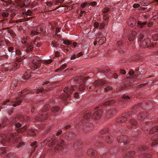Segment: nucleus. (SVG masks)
Wrapping results in <instances>:
<instances>
[{
	"label": "nucleus",
	"instance_id": "obj_12",
	"mask_svg": "<svg viewBox=\"0 0 158 158\" xmlns=\"http://www.w3.org/2000/svg\"><path fill=\"white\" fill-rule=\"evenodd\" d=\"M21 102V99L17 98L15 101L14 102L15 103L13 104V106L15 107L17 105H19Z\"/></svg>",
	"mask_w": 158,
	"mask_h": 158
},
{
	"label": "nucleus",
	"instance_id": "obj_31",
	"mask_svg": "<svg viewBox=\"0 0 158 158\" xmlns=\"http://www.w3.org/2000/svg\"><path fill=\"white\" fill-rule=\"evenodd\" d=\"M109 11V9L108 7L104 8L102 11L103 13H106Z\"/></svg>",
	"mask_w": 158,
	"mask_h": 158
},
{
	"label": "nucleus",
	"instance_id": "obj_60",
	"mask_svg": "<svg viewBox=\"0 0 158 158\" xmlns=\"http://www.w3.org/2000/svg\"><path fill=\"white\" fill-rule=\"evenodd\" d=\"M16 126L18 127H20L21 126V124L20 123H18L16 124Z\"/></svg>",
	"mask_w": 158,
	"mask_h": 158
},
{
	"label": "nucleus",
	"instance_id": "obj_32",
	"mask_svg": "<svg viewBox=\"0 0 158 158\" xmlns=\"http://www.w3.org/2000/svg\"><path fill=\"white\" fill-rule=\"evenodd\" d=\"M157 130H158V128H157L156 127H154L150 131V132L152 133L156 132Z\"/></svg>",
	"mask_w": 158,
	"mask_h": 158
},
{
	"label": "nucleus",
	"instance_id": "obj_17",
	"mask_svg": "<svg viewBox=\"0 0 158 158\" xmlns=\"http://www.w3.org/2000/svg\"><path fill=\"white\" fill-rule=\"evenodd\" d=\"M14 137V135L13 134H8L6 136V140L9 141L12 139Z\"/></svg>",
	"mask_w": 158,
	"mask_h": 158
},
{
	"label": "nucleus",
	"instance_id": "obj_15",
	"mask_svg": "<svg viewBox=\"0 0 158 158\" xmlns=\"http://www.w3.org/2000/svg\"><path fill=\"white\" fill-rule=\"evenodd\" d=\"M52 139L51 138H48L45 140L41 143V145L44 146L46 144H47L48 142H49Z\"/></svg>",
	"mask_w": 158,
	"mask_h": 158
},
{
	"label": "nucleus",
	"instance_id": "obj_48",
	"mask_svg": "<svg viewBox=\"0 0 158 158\" xmlns=\"http://www.w3.org/2000/svg\"><path fill=\"white\" fill-rule=\"evenodd\" d=\"M103 18L104 20H105L104 21H107V20L108 19V17L107 15H104Z\"/></svg>",
	"mask_w": 158,
	"mask_h": 158
},
{
	"label": "nucleus",
	"instance_id": "obj_37",
	"mask_svg": "<svg viewBox=\"0 0 158 158\" xmlns=\"http://www.w3.org/2000/svg\"><path fill=\"white\" fill-rule=\"evenodd\" d=\"M89 6V4L88 3H87V2H85L81 5V6L82 8H84L85 7V6Z\"/></svg>",
	"mask_w": 158,
	"mask_h": 158
},
{
	"label": "nucleus",
	"instance_id": "obj_25",
	"mask_svg": "<svg viewBox=\"0 0 158 158\" xmlns=\"http://www.w3.org/2000/svg\"><path fill=\"white\" fill-rule=\"evenodd\" d=\"M2 15L3 18H5L8 17L9 14L7 12L5 11L2 13Z\"/></svg>",
	"mask_w": 158,
	"mask_h": 158
},
{
	"label": "nucleus",
	"instance_id": "obj_27",
	"mask_svg": "<svg viewBox=\"0 0 158 158\" xmlns=\"http://www.w3.org/2000/svg\"><path fill=\"white\" fill-rule=\"evenodd\" d=\"M63 43L65 45H69L71 44V42L68 40H65L64 41Z\"/></svg>",
	"mask_w": 158,
	"mask_h": 158
},
{
	"label": "nucleus",
	"instance_id": "obj_55",
	"mask_svg": "<svg viewBox=\"0 0 158 158\" xmlns=\"http://www.w3.org/2000/svg\"><path fill=\"white\" fill-rule=\"evenodd\" d=\"M62 71V69H61L60 68H59L56 69V70H55V72H60L61 71Z\"/></svg>",
	"mask_w": 158,
	"mask_h": 158
},
{
	"label": "nucleus",
	"instance_id": "obj_14",
	"mask_svg": "<svg viewBox=\"0 0 158 158\" xmlns=\"http://www.w3.org/2000/svg\"><path fill=\"white\" fill-rule=\"evenodd\" d=\"M116 113V110H111L109 111L107 113V115L111 117L112 115H114Z\"/></svg>",
	"mask_w": 158,
	"mask_h": 158
},
{
	"label": "nucleus",
	"instance_id": "obj_51",
	"mask_svg": "<svg viewBox=\"0 0 158 158\" xmlns=\"http://www.w3.org/2000/svg\"><path fill=\"white\" fill-rule=\"evenodd\" d=\"M123 98L124 99L126 100H128L130 98L128 96H126L125 95H123Z\"/></svg>",
	"mask_w": 158,
	"mask_h": 158
},
{
	"label": "nucleus",
	"instance_id": "obj_57",
	"mask_svg": "<svg viewBox=\"0 0 158 158\" xmlns=\"http://www.w3.org/2000/svg\"><path fill=\"white\" fill-rule=\"evenodd\" d=\"M62 133V131H59L57 133L56 135L57 136H59L60 134H61Z\"/></svg>",
	"mask_w": 158,
	"mask_h": 158
},
{
	"label": "nucleus",
	"instance_id": "obj_28",
	"mask_svg": "<svg viewBox=\"0 0 158 158\" xmlns=\"http://www.w3.org/2000/svg\"><path fill=\"white\" fill-rule=\"evenodd\" d=\"M91 116L90 113H87L84 116V118L85 119H88Z\"/></svg>",
	"mask_w": 158,
	"mask_h": 158
},
{
	"label": "nucleus",
	"instance_id": "obj_8",
	"mask_svg": "<svg viewBox=\"0 0 158 158\" xmlns=\"http://www.w3.org/2000/svg\"><path fill=\"white\" fill-rule=\"evenodd\" d=\"M127 23L129 26L133 27L135 24L136 21L134 18H130L128 20Z\"/></svg>",
	"mask_w": 158,
	"mask_h": 158
},
{
	"label": "nucleus",
	"instance_id": "obj_46",
	"mask_svg": "<svg viewBox=\"0 0 158 158\" xmlns=\"http://www.w3.org/2000/svg\"><path fill=\"white\" fill-rule=\"evenodd\" d=\"M133 7L134 8H137L139 6V5L137 3H135L133 5Z\"/></svg>",
	"mask_w": 158,
	"mask_h": 158
},
{
	"label": "nucleus",
	"instance_id": "obj_56",
	"mask_svg": "<svg viewBox=\"0 0 158 158\" xmlns=\"http://www.w3.org/2000/svg\"><path fill=\"white\" fill-rule=\"evenodd\" d=\"M55 56L57 57H58L60 55V53L58 52H56L55 53Z\"/></svg>",
	"mask_w": 158,
	"mask_h": 158
},
{
	"label": "nucleus",
	"instance_id": "obj_2",
	"mask_svg": "<svg viewBox=\"0 0 158 158\" xmlns=\"http://www.w3.org/2000/svg\"><path fill=\"white\" fill-rule=\"evenodd\" d=\"M22 59L20 60L19 61H16L15 63H13L10 64L9 67H10V68H8L7 69H5V71L3 70H1V71L2 72H4V71H11L12 69H16L19 68L21 64H22Z\"/></svg>",
	"mask_w": 158,
	"mask_h": 158
},
{
	"label": "nucleus",
	"instance_id": "obj_22",
	"mask_svg": "<svg viewBox=\"0 0 158 158\" xmlns=\"http://www.w3.org/2000/svg\"><path fill=\"white\" fill-rule=\"evenodd\" d=\"M34 48L32 45L30 44L27 47L26 51H31L32 50L33 48Z\"/></svg>",
	"mask_w": 158,
	"mask_h": 158
},
{
	"label": "nucleus",
	"instance_id": "obj_4",
	"mask_svg": "<svg viewBox=\"0 0 158 158\" xmlns=\"http://www.w3.org/2000/svg\"><path fill=\"white\" fill-rule=\"evenodd\" d=\"M41 61L38 60L37 62H35V60L34 59H33V62L31 65V69H32L35 70V69H38L40 66V63Z\"/></svg>",
	"mask_w": 158,
	"mask_h": 158
},
{
	"label": "nucleus",
	"instance_id": "obj_44",
	"mask_svg": "<svg viewBox=\"0 0 158 158\" xmlns=\"http://www.w3.org/2000/svg\"><path fill=\"white\" fill-rule=\"evenodd\" d=\"M99 23L98 22H95L94 24V26L95 28H97L99 26Z\"/></svg>",
	"mask_w": 158,
	"mask_h": 158
},
{
	"label": "nucleus",
	"instance_id": "obj_24",
	"mask_svg": "<svg viewBox=\"0 0 158 158\" xmlns=\"http://www.w3.org/2000/svg\"><path fill=\"white\" fill-rule=\"evenodd\" d=\"M8 33L10 34L12 37H14L15 36V34L13 31L11 29L8 30Z\"/></svg>",
	"mask_w": 158,
	"mask_h": 158
},
{
	"label": "nucleus",
	"instance_id": "obj_40",
	"mask_svg": "<svg viewBox=\"0 0 158 158\" xmlns=\"http://www.w3.org/2000/svg\"><path fill=\"white\" fill-rule=\"evenodd\" d=\"M67 65L65 64H63L62 65L60 68L61 69H62V70H63V69H65Z\"/></svg>",
	"mask_w": 158,
	"mask_h": 158
},
{
	"label": "nucleus",
	"instance_id": "obj_26",
	"mask_svg": "<svg viewBox=\"0 0 158 158\" xmlns=\"http://www.w3.org/2000/svg\"><path fill=\"white\" fill-rule=\"evenodd\" d=\"M27 37L26 36H24L22 39V42L23 44H26L27 40Z\"/></svg>",
	"mask_w": 158,
	"mask_h": 158
},
{
	"label": "nucleus",
	"instance_id": "obj_63",
	"mask_svg": "<svg viewBox=\"0 0 158 158\" xmlns=\"http://www.w3.org/2000/svg\"><path fill=\"white\" fill-rule=\"evenodd\" d=\"M36 143H37L36 142H34L32 143H31V146H33L34 145H35Z\"/></svg>",
	"mask_w": 158,
	"mask_h": 158
},
{
	"label": "nucleus",
	"instance_id": "obj_10",
	"mask_svg": "<svg viewBox=\"0 0 158 158\" xmlns=\"http://www.w3.org/2000/svg\"><path fill=\"white\" fill-rule=\"evenodd\" d=\"M136 33L135 31H132L129 36L128 40L129 41L133 40L135 38Z\"/></svg>",
	"mask_w": 158,
	"mask_h": 158
},
{
	"label": "nucleus",
	"instance_id": "obj_29",
	"mask_svg": "<svg viewBox=\"0 0 158 158\" xmlns=\"http://www.w3.org/2000/svg\"><path fill=\"white\" fill-rule=\"evenodd\" d=\"M118 120L121 123H123L126 120V118L124 117H123L121 118H119Z\"/></svg>",
	"mask_w": 158,
	"mask_h": 158
},
{
	"label": "nucleus",
	"instance_id": "obj_23",
	"mask_svg": "<svg viewBox=\"0 0 158 158\" xmlns=\"http://www.w3.org/2000/svg\"><path fill=\"white\" fill-rule=\"evenodd\" d=\"M50 106L49 104H47L44 107V111H46L50 109Z\"/></svg>",
	"mask_w": 158,
	"mask_h": 158
},
{
	"label": "nucleus",
	"instance_id": "obj_36",
	"mask_svg": "<svg viewBox=\"0 0 158 158\" xmlns=\"http://www.w3.org/2000/svg\"><path fill=\"white\" fill-rule=\"evenodd\" d=\"M89 6L90 5H91L93 6H94L96 5L97 4V3L96 2L94 1V2H90L89 3Z\"/></svg>",
	"mask_w": 158,
	"mask_h": 158
},
{
	"label": "nucleus",
	"instance_id": "obj_30",
	"mask_svg": "<svg viewBox=\"0 0 158 158\" xmlns=\"http://www.w3.org/2000/svg\"><path fill=\"white\" fill-rule=\"evenodd\" d=\"M85 85L84 84H82L79 87V89L80 91H82L85 89Z\"/></svg>",
	"mask_w": 158,
	"mask_h": 158
},
{
	"label": "nucleus",
	"instance_id": "obj_47",
	"mask_svg": "<svg viewBox=\"0 0 158 158\" xmlns=\"http://www.w3.org/2000/svg\"><path fill=\"white\" fill-rule=\"evenodd\" d=\"M24 145V144L23 142H20L18 145V147H21Z\"/></svg>",
	"mask_w": 158,
	"mask_h": 158
},
{
	"label": "nucleus",
	"instance_id": "obj_64",
	"mask_svg": "<svg viewBox=\"0 0 158 158\" xmlns=\"http://www.w3.org/2000/svg\"><path fill=\"white\" fill-rule=\"evenodd\" d=\"M41 44L37 42V45L36 46V47H40L41 46Z\"/></svg>",
	"mask_w": 158,
	"mask_h": 158
},
{
	"label": "nucleus",
	"instance_id": "obj_13",
	"mask_svg": "<svg viewBox=\"0 0 158 158\" xmlns=\"http://www.w3.org/2000/svg\"><path fill=\"white\" fill-rule=\"evenodd\" d=\"M39 32V31L37 30L36 29H35L31 32L30 35L31 37H32L35 35H37Z\"/></svg>",
	"mask_w": 158,
	"mask_h": 158
},
{
	"label": "nucleus",
	"instance_id": "obj_3",
	"mask_svg": "<svg viewBox=\"0 0 158 158\" xmlns=\"http://www.w3.org/2000/svg\"><path fill=\"white\" fill-rule=\"evenodd\" d=\"M56 143H57V149H60L61 147L64 145L65 143L62 139H61L57 141L56 139L53 140L51 143V146L54 145Z\"/></svg>",
	"mask_w": 158,
	"mask_h": 158
},
{
	"label": "nucleus",
	"instance_id": "obj_5",
	"mask_svg": "<svg viewBox=\"0 0 158 158\" xmlns=\"http://www.w3.org/2000/svg\"><path fill=\"white\" fill-rule=\"evenodd\" d=\"M151 41L149 38H146L141 43L140 46L143 47H148L150 46Z\"/></svg>",
	"mask_w": 158,
	"mask_h": 158
},
{
	"label": "nucleus",
	"instance_id": "obj_50",
	"mask_svg": "<svg viewBox=\"0 0 158 158\" xmlns=\"http://www.w3.org/2000/svg\"><path fill=\"white\" fill-rule=\"evenodd\" d=\"M79 96L78 95V94L77 92H75L74 93V97L75 98H78Z\"/></svg>",
	"mask_w": 158,
	"mask_h": 158
},
{
	"label": "nucleus",
	"instance_id": "obj_11",
	"mask_svg": "<svg viewBox=\"0 0 158 158\" xmlns=\"http://www.w3.org/2000/svg\"><path fill=\"white\" fill-rule=\"evenodd\" d=\"M32 13L31 11L30 10H28L26 12H24L23 13V16L25 17H27L28 16H31L32 15Z\"/></svg>",
	"mask_w": 158,
	"mask_h": 158
},
{
	"label": "nucleus",
	"instance_id": "obj_58",
	"mask_svg": "<svg viewBox=\"0 0 158 158\" xmlns=\"http://www.w3.org/2000/svg\"><path fill=\"white\" fill-rule=\"evenodd\" d=\"M30 76V75H29L27 77H26V76H24L23 77V79H28L29 78Z\"/></svg>",
	"mask_w": 158,
	"mask_h": 158
},
{
	"label": "nucleus",
	"instance_id": "obj_41",
	"mask_svg": "<svg viewBox=\"0 0 158 158\" xmlns=\"http://www.w3.org/2000/svg\"><path fill=\"white\" fill-rule=\"evenodd\" d=\"M2 1H3L2 4L5 6H7L9 5V3L5 1L6 0H1Z\"/></svg>",
	"mask_w": 158,
	"mask_h": 158
},
{
	"label": "nucleus",
	"instance_id": "obj_62",
	"mask_svg": "<svg viewBox=\"0 0 158 158\" xmlns=\"http://www.w3.org/2000/svg\"><path fill=\"white\" fill-rule=\"evenodd\" d=\"M85 13V11H81V14H80V16H82L83 14H84V13Z\"/></svg>",
	"mask_w": 158,
	"mask_h": 158
},
{
	"label": "nucleus",
	"instance_id": "obj_54",
	"mask_svg": "<svg viewBox=\"0 0 158 158\" xmlns=\"http://www.w3.org/2000/svg\"><path fill=\"white\" fill-rule=\"evenodd\" d=\"M49 83V82L48 81H46L45 82H43L42 85H48Z\"/></svg>",
	"mask_w": 158,
	"mask_h": 158
},
{
	"label": "nucleus",
	"instance_id": "obj_21",
	"mask_svg": "<svg viewBox=\"0 0 158 158\" xmlns=\"http://www.w3.org/2000/svg\"><path fill=\"white\" fill-rule=\"evenodd\" d=\"M18 5L20 7H22L24 6V4L22 0H19L17 2Z\"/></svg>",
	"mask_w": 158,
	"mask_h": 158
},
{
	"label": "nucleus",
	"instance_id": "obj_18",
	"mask_svg": "<svg viewBox=\"0 0 158 158\" xmlns=\"http://www.w3.org/2000/svg\"><path fill=\"white\" fill-rule=\"evenodd\" d=\"M107 21H103L102 23H101L100 26L99 28L100 29H102L107 24Z\"/></svg>",
	"mask_w": 158,
	"mask_h": 158
},
{
	"label": "nucleus",
	"instance_id": "obj_52",
	"mask_svg": "<svg viewBox=\"0 0 158 158\" xmlns=\"http://www.w3.org/2000/svg\"><path fill=\"white\" fill-rule=\"evenodd\" d=\"M128 73L130 75H132L134 74V72L133 70H130Z\"/></svg>",
	"mask_w": 158,
	"mask_h": 158
},
{
	"label": "nucleus",
	"instance_id": "obj_43",
	"mask_svg": "<svg viewBox=\"0 0 158 158\" xmlns=\"http://www.w3.org/2000/svg\"><path fill=\"white\" fill-rule=\"evenodd\" d=\"M119 72L120 73L124 75L126 73V71L124 69H120L119 71Z\"/></svg>",
	"mask_w": 158,
	"mask_h": 158
},
{
	"label": "nucleus",
	"instance_id": "obj_6",
	"mask_svg": "<svg viewBox=\"0 0 158 158\" xmlns=\"http://www.w3.org/2000/svg\"><path fill=\"white\" fill-rule=\"evenodd\" d=\"M102 113V110H98L94 113L93 117L95 119H98L100 118Z\"/></svg>",
	"mask_w": 158,
	"mask_h": 158
},
{
	"label": "nucleus",
	"instance_id": "obj_61",
	"mask_svg": "<svg viewBox=\"0 0 158 158\" xmlns=\"http://www.w3.org/2000/svg\"><path fill=\"white\" fill-rule=\"evenodd\" d=\"M13 49V47H10V48H9L8 49V50L10 52L12 51Z\"/></svg>",
	"mask_w": 158,
	"mask_h": 158
},
{
	"label": "nucleus",
	"instance_id": "obj_7",
	"mask_svg": "<svg viewBox=\"0 0 158 158\" xmlns=\"http://www.w3.org/2000/svg\"><path fill=\"white\" fill-rule=\"evenodd\" d=\"M0 149L2 151L0 154V156L4 157L7 156L8 155V152L7 151V148L5 147H2L0 148Z\"/></svg>",
	"mask_w": 158,
	"mask_h": 158
},
{
	"label": "nucleus",
	"instance_id": "obj_59",
	"mask_svg": "<svg viewBox=\"0 0 158 158\" xmlns=\"http://www.w3.org/2000/svg\"><path fill=\"white\" fill-rule=\"evenodd\" d=\"M77 57V56H76L75 55H73V56H72L71 58V60H74Z\"/></svg>",
	"mask_w": 158,
	"mask_h": 158
},
{
	"label": "nucleus",
	"instance_id": "obj_35",
	"mask_svg": "<svg viewBox=\"0 0 158 158\" xmlns=\"http://www.w3.org/2000/svg\"><path fill=\"white\" fill-rule=\"evenodd\" d=\"M73 70L72 69H68L65 70L64 71V73H71V72H70V71Z\"/></svg>",
	"mask_w": 158,
	"mask_h": 158
},
{
	"label": "nucleus",
	"instance_id": "obj_34",
	"mask_svg": "<svg viewBox=\"0 0 158 158\" xmlns=\"http://www.w3.org/2000/svg\"><path fill=\"white\" fill-rule=\"evenodd\" d=\"M73 70L72 69H68L65 70L64 71V73H71V72H70V71Z\"/></svg>",
	"mask_w": 158,
	"mask_h": 158
},
{
	"label": "nucleus",
	"instance_id": "obj_33",
	"mask_svg": "<svg viewBox=\"0 0 158 158\" xmlns=\"http://www.w3.org/2000/svg\"><path fill=\"white\" fill-rule=\"evenodd\" d=\"M130 123L133 125H136L137 124V122L135 120H131L130 121Z\"/></svg>",
	"mask_w": 158,
	"mask_h": 158
},
{
	"label": "nucleus",
	"instance_id": "obj_49",
	"mask_svg": "<svg viewBox=\"0 0 158 158\" xmlns=\"http://www.w3.org/2000/svg\"><path fill=\"white\" fill-rule=\"evenodd\" d=\"M112 88V87L110 86H107V87L105 88V90L106 91H108L109 90H111Z\"/></svg>",
	"mask_w": 158,
	"mask_h": 158
},
{
	"label": "nucleus",
	"instance_id": "obj_53",
	"mask_svg": "<svg viewBox=\"0 0 158 158\" xmlns=\"http://www.w3.org/2000/svg\"><path fill=\"white\" fill-rule=\"evenodd\" d=\"M82 55V53L81 52L79 53L76 56L77 58H78L81 56Z\"/></svg>",
	"mask_w": 158,
	"mask_h": 158
},
{
	"label": "nucleus",
	"instance_id": "obj_45",
	"mask_svg": "<svg viewBox=\"0 0 158 158\" xmlns=\"http://www.w3.org/2000/svg\"><path fill=\"white\" fill-rule=\"evenodd\" d=\"M52 60L50 59V60H48L46 61L45 62V63L46 64H48L50 63H52Z\"/></svg>",
	"mask_w": 158,
	"mask_h": 158
},
{
	"label": "nucleus",
	"instance_id": "obj_9",
	"mask_svg": "<svg viewBox=\"0 0 158 158\" xmlns=\"http://www.w3.org/2000/svg\"><path fill=\"white\" fill-rule=\"evenodd\" d=\"M105 83L106 81L104 80H97L95 81L94 83V85L95 86H98L105 84Z\"/></svg>",
	"mask_w": 158,
	"mask_h": 158
},
{
	"label": "nucleus",
	"instance_id": "obj_39",
	"mask_svg": "<svg viewBox=\"0 0 158 158\" xmlns=\"http://www.w3.org/2000/svg\"><path fill=\"white\" fill-rule=\"evenodd\" d=\"M43 90H44L42 88H40L38 89L36 91V94H37L40 93H41L42 91H43Z\"/></svg>",
	"mask_w": 158,
	"mask_h": 158
},
{
	"label": "nucleus",
	"instance_id": "obj_42",
	"mask_svg": "<svg viewBox=\"0 0 158 158\" xmlns=\"http://www.w3.org/2000/svg\"><path fill=\"white\" fill-rule=\"evenodd\" d=\"M15 53L19 56H20L21 55V52L19 50H17L15 51Z\"/></svg>",
	"mask_w": 158,
	"mask_h": 158
},
{
	"label": "nucleus",
	"instance_id": "obj_16",
	"mask_svg": "<svg viewBox=\"0 0 158 158\" xmlns=\"http://www.w3.org/2000/svg\"><path fill=\"white\" fill-rule=\"evenodd\" d=\"M106 42V38L104 37H102L98 41V44L101 45L103 44Z\"/></svg>",
	"mask_w": 158,
	"mask_h": 158
},
{
	"label": "nucleus",
	"instance_id": "obj_38",
	"mask_svg": "<svg viewBox=\"0 0 158 158\" xmlns=\"http://www.w3.org/2000/svg\"><path fill=\"white\" fill-rule=\"evenodd\" d=\"M37 42L36 41H35L34 42H32L31 44L32 45V46H33V48H35L36 47V46L37 45Z\"/></svg>",
	"mask_w": 158,
	"mask_h": 158
},
{
	"label": "nucleus",
	"instance_id": "obj_19",
	"mask_svg": "<svg viewBox=\"0 0 158 158\" xmlns=\"http://www.w3.org/2000/svg\"><path fill=\"white\" fill-rule=\"evenodd\" d=\"M146 22L141 23V22L138 21L137 22V26L139 27H142L146 24Z\"/></svg>",
	"mask_w": 158,
	"mask_h": 158
},
{
	"label": "nucleus",
	"instance_id": "obj_20",
	"mask_svg": "<svg viewBox=\"0 0 158 158\" xmlns=\"http://www.w3.org/2000/svg\"><path fill=\"white\" fill-rule=\"evenodd\" d=\"M60 110V108L58 106H55L53 107L52 109V111L53 112H57Z\"/></svg>",
	"mask_w": 158,
	"mask_h": 158
},
{
	"label": "nucleus",
	"instance_id": "obj_1",
	"mask_svg": "<svg viewBox=\"0 0 158 158\" xmlns=\"http://www.w3.org/2000/svg\"><path fill=\"white\" fill-rule=\"evenodd\" d=\"M76 87L74 86H72L69 89L68 87H65L64 89V92L65 93V95H63V96H60V98L65 100L66 99L70 96L73 91L74 90Z\"/></svg>",
	"mask_w": 158,
	"mask_h": 158
}]
</instances>
